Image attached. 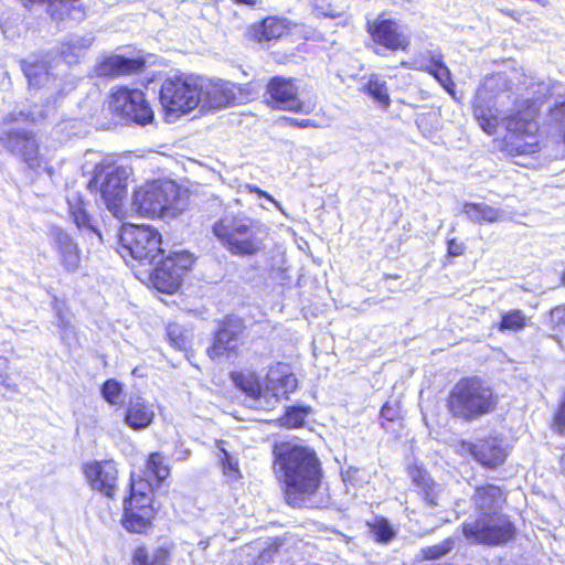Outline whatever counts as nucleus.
<instances>
[{
  "label": "nucleus",
  "instance_id": "obj_1",
  "mask_svg": "<svg viewBox=\"0 0 565 565\" xmlns=\"http://www.w3.org/2000/svg\"><path fill=\"white\" fill-rule=\"evenodd\" d=\"M273 454L274 470L284 484L287 504L292 508L309 507L322 477L315 450L298 444L280 443L274 446Z\"/></svg>",
  "mask_w": 565,
  "mask_h": 565
},
{
  "label": "nucleus",
  "instance_id": "obj_2",
  "mask_svg": "<svg viewBox=\"0 0 565 565\" xmlns=\"http://www.w3.org/2000/svg\"><path fill=\"white\" fill-rule=\"evenodd\" d=\"M214 236L234 256H254L265 249L268 227L244 215L226 214L212 226Z\"/></svg>",
  "mask_w": 565,
  "mask_h": 565
},
{
  "label": "nucleus",
  "instance_id": "obj_3",
  "mask_svg": "<svg viewBox=\"0 0 565 565\" xmlns=\"http://www.w3.org/2000/svg\"><path fill=\"white\" fill-rule=\"evenodd\" d=\"M498 405V395L479 376L459 380L447 397V408L452 417L473 422L492 413Z\"/></svg>",
  "mask_w": 565,
  "mask_h": 565
},
{
  "label": "nucleus",
  "instance_id": "obj_4",
  "mask_svg": "<svg viewBox=\"0 0 565 565\" xmlns=\"http://www.w3.org/2000/svg\"><path fill=\"white\" fill-rule=\"evenodd\" d=\"M536 115L535 103L525 99L519 102L514 111L500 120L505 128L502 149L509 156L533 154L540 150Z\"/></svg>",
  "mask_w": 565,
  "mask_h": 565
},
{
  "label": "nucleus",
  "instance_id": "obj_5",
  "mask_svg": "<svg viewBox=\"0 0 565 565\" xmlns=\"http://www.w3.org/2000/svg\"><path fill=\"white\" fill-rule=\"evenodd\" d=\"M184 206L180 186L172 180L147 182L132 195V209L145 217L174 218Z\"/></svg>",
  "mask_w": 565,
  "mask_h": 565
},
{
  "label": "nucleus",
  "instance_id": "obj_6",
  "mask_svg": "<svg viewBox=\"0 0 565 565\" xmlns=\"http://www.w3.org/2000/svg\"><path fill=\"white\" fill-rule=\"evenodd\" d=\"M130 171L113 162L96 163L87 188L98 192L107 210L117 218L122 217V201L127 195V180Z\"/></svg>",
  "mask_w": 565,
  "mask_h": 565
},
{
  "label": "nucleus",
  "instance_id": "obj_7",
  "mask_svg": "<svg viewBox=\"0 0 565 565\" xmlns=\"http://www.w3.org/2000/svg\"><path fill=\"white\" fill-rule=\"evenodd\" d=\"M161 234L150 225L124 224L119 232V248L124 258L131 257L142 265H156L164 249Z\"/></svg>",
  "mask_w": 565,
  "mask_h": 565
},
{
  "label": "nucleus",
  "instance_id": "obj_8",
  "mask_svg": "<svg viewBox=\"0 0 565 565\" xmlns=\"http://www.w3.org/2000/svg\"><path fill=\"white\" fill-rule=\"evenodd\" d=\"M203 79L192 75L168 77L161 85L159 100L168 115L185 114L199 107Z\"/></svg>",
  "mask_w": 565,
  "mask_h": 565
},
{
  "label": "nucleus",
  "instance_id": "obj_9",
  "mask_svg": "<svg viewBox=\"0 0 565 565\" xmlns=\"http://www.w3.org/2000/svg\"><path fill=\"white\" fill-rule=\"evenodd\" d=\"M505 74H493L478 87L472 103L473 116L480 128L488 135H495L500 125L499 98L508 90Z\"/></svg>",
  "mask_w": 565,
  "mask_h": 565
},
{
  "label": "nucleus",
  "instance_id": "obj_10",
  "mask_svg": "<svg viewBox=\"0 0 565 565\" xmlns=\"http://www.w3.org/2000/svg\"><path fill=\"white\" fill-rule=\"evenodd\" d=\"M153 515L151 483L131 476L130 495L124 501L122 525L129 532L141 533L150 525Z\"/></svg>",
  "mask_w": 565,
  "mask_h": 565
},
{
  "label": "nucleus",
  "instance_id": "obj_11",
  "mask_svg": "<svg viewBox=\"0 0 565 565\" xmlns=\"http://www.w3.org/2000/svg\"><path fill=\"white\" fill-rule=\"evenodd\" d=\"M462 530L468 540L486 545L504 544L515 535L514 524L500 511L479 515L473 522L465 523Z\"/></svg>",
  "mask_w": 565,
  "mask_h": 565
},
{
  "label": "nucleus",
  "instance_id": "obj_12",
  "mask_svg": "<svg viewBox=\"0 0 565 565\" xmlns=\"http://www.w3.org/2000/svg\"><path fill=\"white\" fill-rule=\"evenodd\" d=\"M110 108L124 119L145 126L153 120V110L142 90L117 87L110 96Z\"/></svg>",
  "mask_w": 565,
  "mask_h": 565
},
{
  "label": "nucleus",
  "instance_id": "obj_13",
  "mask_svg": "<svg viewBox=\"0 0 565 565\" xmlns=\"http://www.w3.org/2000/svg\"><path fill=\"white\" fill-rule=\"evenodd\" d=\"M193 262V256L185 250L173 252L167 257L161 254L153 270L157 288L169 294L175 291Z\"/></svg>",
  "mask_w": 565,
  "mask_h": 565
},
{
  "label": "nucleus",
  "instance_id": "obj_14",
  "mask_svg": "<svg viewBox=\"0 0 565 565\" xmlns=\"http://www.w3.org/2000/svg\"><path fill=\"white\" fill-rule=\"evenodd\" d=\"M266 94L268 104L276 109L310 114L315 108L312 104L299 99L296 79L291 77H271L266 85Z\"/></svg>",
  "mask_w": 565,
  "mask_h": 565
},
{
  "label": "nucleus",
  "instance_id": "obj_15",
  "mask_svg": "<svg viewBox=\"0 0 565 565\" xmlns=\"http://www.w3.org/2000/svg\"><path fill=\"white\" fill-rule=\"evenodd\" d=\"M366 31L377 47L375 54L385 56L382 49L388 51H407L411 39L404 32L402 25L393 19L379 17L374 21H367Z\"/></svg>",
  "mask_w": 565,
  "mask_h": 565
},
{
  "label": "nucleus",
  "instance_id": "obj_16",
  "mask_svg": "<svg viewBox=\"0 0 565 565\" xmlns=\"http://www.w3.org/2000/svg\"><path fill=\"white\" fill-rule=\"evenodd\" d=\"M1 146L11 154L21 158L30 169L40 168L42 158L34 135L24 129H8L0 132Z\"/></svg>",
  "mask_w": 565,
  "mask_h": 565
},
{
  "label": "nucleus",
  "instance_id": "obj_17",
  "mask_svg": "<svg viewBox=\"0 0 565 565\" xmlns=\"http://www.w3.org/2000/svg\"><path fill=\"white\" fill-rule=\"evenodd\" d=\"M246 99L247 94L239 85L222 81L206 84L203 81V94L199 106L201 110L221 109L243 104Z\"/></svg>",
  "mask_w": 565,
  "mask_h": 565
},
{
  "label": "nucleus",
  "instance_id": "obj_18",
  "mask_svg": "<svg viewBox=\"0 0 565 565\" xmlns=\"http://www.w3.org/2000/svg\"><path fill=\"white\" fill-rule=\"evenodd\" d=\"M84 473L90 488L107 498H115L118 490V469L114 460L86 463Z\"/></svg>",
  "mask_w": 565,
  "mask_h": 565
},
{
  "label": "nucleus",
  "instance_id": "obj_19",
  "mask_svg": "<svg viewBox=\"0 0 565 565\" xmlns=\"http://www.w3.org/2000/svg\"><path fill=\"white\" fill-rule=\"evenodd\" d=\"M245 330V324L241 318L230 316L221 323L215 333L213 344L207 349L211 359H217L225 353H232L241 344V335Z\"/></svg>",
  "mask_w": 565,
  "mask_h": 565
},
{
  "label": "nucleus",
  "instance_id": "obj_20",
  "mask_svg": "<svg viewBox=\"0 0 565 565\" xmlns=\"http://www.w3.org/2000/svg\"><path fill=\"white\" fill-rule=\"evenodd\" d=\"M146 66L142 56L126 57L124 55H109L95 65V74L100 77H117L139 73Z\"/></svg>",
  "mask_w": 565,
  "mask_h": 565
},
{
  "label": "nucleus",
  "instance_id": "obj_21",
  "mask_svg": "<svg viewBox=\"0 0 565 565\" xmlns=\"http://www.w3.org/2000/svg\"><path fill=\"white\" fill-rule=\"evenodd\" d=\"M19 2L29 11L35 6L45 7L46 13L54 21H63L67 18L81 20L85 15L81 0H19Z\"/></svg>",
  "mask_w": 565,
  "mask_h": 565
},
{
  "label": "nucleus",
  "instance_id": "obj_22",
  "mask_svg": "<svg viewBox=\"0 0 565 565\" xmlns=\"http://www.w3.org/2000/svg\"><path fill=\"white\" fill-rule=\"evenodd\" d=\"M51 237L52 247L57 253L62 267L70 273L76 271L81 264V250L77 243L60 227L52 230Z\"/></svg>",
  "mask_w": 565,
  "mask_h": 565
},
{
  "label": "nucleus",
  "instance_id": "obj_23",
  "mask_svg": "<svg viewBox=\"0 0 565 565\" xmlns=\"http://www.w3.org/2000/svg\"><path fill=\"white\" fill-rule=\"evenodd\" d=\"M154 419V408L141 396H130L125 409L124 423L132 430L148 428Z\"/></svg>",
  "mask_w": 565,
  "mask_h": 565
},
{
  "label": "nucleus",
  "instance_id": "obj_24",
  "mask_svg": "<svg viewBox=\"0 0 565 565\" xmlns=\"http://www.w3.org/2000/svg\"><path fill=\"white\" fill-rule=\"evenodd\" d=\"M66 203L68 206V213L77 228L82 232L95 235L98 241H102V234L96 227L92 216L86 210V203L79 191L67 190Z\"/></svg>",
  "mask_w": 565,
  "mask_h": 565
},
{
  "label": "nucleus",
  "instance_id": "obj_25",
  "mask_svg": "<svg viewBox=\"0 0 565 565\" xmlns=\"http://www.w3.org/2000/svg\"><path fill=\"white\" fill-rule=\"evenodd\" d=\"M469 450L478 462L490 469L502 465L507 457L505 449L497 438H487L477 444H470Z\"/></svg>",
  "mask_w": 565,
  "mask_h": 565
},
{
  "label": "nucleus",
  "instance_id": "obj_26",
  "mask_svg": "<svg viewBox=\"0 0 565 565\" xmlns=\"http://www.w3.org/2000/svg\"><path fill=\"white\" fill-rule=\"evenodd\" d=\"M296 387L297 379L287 366H278L269 371L266 390L270 392L276 399L287 398Z\"/></svg>",
  "mask_w": 565,
  "mask_h": 565
},
{
  "label": "nucleus",
  "instance_id": "obj_27",
  "mask_svg": "<svg viewBox=\"0 0 565 565\" xmlns=\"http://www.w3.org/2000/svg\"><path fill=\"white\" fill-rule=\"evenodd\" d=\"M409 477L413 483L417 487L419 495L429 507H436L439 504V497L441 492V486L435 482L427 471L420 467H411Z\"/></svg>",
  "mask_w": 565,
  "mask_h": 565
},
{
  "label": "nucleus",
  "instance_id": "obj_28",
  "mask_svg": "<svg viewBox=\"0 0 565 565\" xmlns=\"http://www.w3.org/2000/svg\"><path fill=\"white\" fill-rule=\"evenodd\" d=\"M480 515L499 512L504 497L502 490L493 484L478 487L472 498Z\"/></svg>",
  "mask_w": 565,
  "mask_h": 565
},
{
  "label": "nucleus",
  "instance_id": "obj_29",
  "mask_svg": "<svg viewBox=\"0 0 565 565\" xmlns=\"http://www.w3.org/2000/svg\"><path fill=\"white\" fill-rule=\"evenodd\" d=\"M287 32L286 20L277 17H267L260 23L249 28V36L263 43L281 38Z\"/></svg>",
  "mask_w": 565,
  "mask_h": 565
},
{
  "label": "nucleus",
  "instance_id": "obj_30",
  "mask_svg": "<svg viewBox=\"0 0 565 565\" xmlns=\"http://www.w3.org/2000/svg\"><path fill=\"white\" fill-rule=\"evenodd\" d=\"M461 212L473 223H495L505 220V213L486 203L465 202Z\"/></svg>",
  "mask_w": 565,
  "mask_h": 565
},
{
  "label": "nucleus",
  "instance_id": "obj_31",
  "mask_svg": "<svg viewBox=\"0 0 565 565\" xmlns=\"http://www.w3.org/2000/svg\"><path fill=\"white\" fill-rule=\"evenodd\" d=\"M424 58L426 63L423 64L422 70L433 75L448 93L452 94L455 85L449 68L441 60V54L429 51Z\"/></svg>",
  "mask_w": 565,
  "mask_h": 565
},
{
  "label": "nucleus",
  "instance_id": "obj_32",
  "mask_svg": "<svg viewBox=\"0 0 565 565\" xmlns=\"http://www.w3.org/2000/svg\"><path fill=\"white\" fill-rule=\"evenodd\" d=\"M21 70L31 87H44L51 81L47 63L36 58L21 61Z\"/></svg>",
  "mask_w": 565,
  "mask_h": 565
},
{
  "label": "nucleus",
  "instance_id": "obj_33",
  "mask_svg": "<svg viewBox=\"0 0 565 565\" xmlns=\"http://www.w3.org/2000/svg\"><path fill=\"white\" fill-rule=\"evenodd\" d=\"M92 34L77 35L72 34L61 45V55L68 63H74L93 44Z\"/></svg>",
  "mask_w": 565,
  "mask_h": 565
},
{
  "label": "nucleus",
  "instance_id": "obj_34",
  "mask_svg": "<svg viewBox=\"0 0 565 565\" xmlns=\"http://www.w3.org/2000/svg\"><path fill=\"white\" fill-rule=\"evenodd\" d=\"M224 440H218L216 443V448L218 450L217 457L224 476L230 481H236L242 477L238 468V461L224 448Z\"/></svg>",
  "mask_w": 565,
  "mask_h": 565
},
{
  "label": "nucleus",
  "instance_id": "obj_35",
  "mask_svg": "<svg viewBox=\"0 0 565 565\" xmlns=\"http://www.w3.org/2000/svg\"><path fill=\"white\" fill-rule=\"evenodd\" d=\"M168 551L156 548L151 554L145 547H138L132 557L134 565H166Z\"/></svg>",
  "mask_w": 565,
  "mask_h": 565
},
{
  "label": "nucleus",
  "instance_id": "obj_36",
  "mask_svg": "<svg viewBox=\"0 0 565 565\" xmlns=\"http://www.w3.org/2000/svg\"><path fill=\"white\" fill-rule=\"evenodd\" d=\"M367 525L379 543H390L396 535L390 521L383 516H375Z\"/></svg>",
  "mask_w": 565,
  "mask_h": 565
},
{
  "label": "nucleus",
  "instance_id": "obj_37",
  "mask_svg": "<svg viewBox=\"0 0 565 565\" xmlns=\"http://www.w3.org/2000/svg\"><path fill=\"white\" fill-rule=\"evenodd\" d=\"M526 326V318L521 310H511L502 315L500 331L518 332Z\"/></svg>",
  "mask_w": 565,
  "mask_h": 565
},
{
  "label": "nucleus",
  "instance_id": "obj_38",
  "mask_svg": "<svg viewBox=\"0 0 565 565\" xmlns=\"http://www.w3.org/2000/svg\"><path fill=\"white\" fill-rule=\"evenodd\" d=\"M310 412L309 407L294 406L289 407L280 418L281 425L287 428H298L305 424V419Z\"/></svg>",
  "mask_w": 565,
  "mask_h": 565
},
{
  "label": "nucleus",
  "instance_id": "obj_39",
  "mask_svg": "<svg viewBox=\"0 0 565 565\" xmlns=\"http://www.w3.org/2000/svg\"><path fill=\"white\" fill-rule=\"evenodd\" d=\"M367 93L383 107H388L390 96L385 82L377 78H371L366 84Z\"/></svg>",
  "mask_w": 565,
  "mask_h": 565
},
{
  "label": "nucleus",
  "instance_id": "obj_40",
  "mask_svg": "<svg viewBox=\"0 0 565 565\" xmlns=\"http://www.w3.org/2000/svg\"><path fill=\"white\" fill-rule=\"evenodd\" d=\"M167 337L171 345L178 350H185L189 344L186 331L178 323H169L167 327Z\"/></svg>",
  "mask_w": 565,
  "mask_h": 565
},
{
  "label": "nucleus",
  "instance_id": "obj_41",
  "mask_svg": "<svg viewBox=\"0 0 565 565\" xmlns=\"http://www.w3.org/2000/svg\"><path fill=\"white\" fill-rule=\"evenodd\" d=\"M147 466L149 471L159 482L166 480L170 475V468L164 465L163 456L160 452L151 454Z\"/></svg>",
  "mask_w": 565,
  "mask_h": 565
},
{
  "label": "nucleus",
  "instance_id": "obj_42",
  "mask_svg": "<svg viewBox=\"0 0 565 565\" xmlns=\"http://www.w3.org/2000/svg\"><path fill=\"white\" fill-rule=\"evenodd\" d=\"M102 395L110 405H120L122 402V385L116 380H107L102 386Z\"/></svg>",
  "mask_w": 565,
  "mask_h": 565
},
{
  "label": "nucleus",
  "instance_id": "obj_43",
  "mask_svg": "<svg viewBox=\"0 0 565 565\" xmlns=\"http://www.w3.org/2000/svg\"><path fill=\"white\" fill-rule=\"evenodd\" d=\"M455 542V539L448 537L438 544L422 548V554L427 559L440 558L454 548Z\"/></svg>",
  "mask_w": 565,
  "mask_h": 565
},
{
  "label": "nucleus",
  "instance_id": "obj_44",
  "mask_svg": "<svg viewBox=\"0 0 565 565\" xmlns=\"http://www.w3.org/2000/svg\"><path fill=\"white\" fill-rule=\"evenodd\" d=\"M312 12L317 17L335 19L342 15L328 0H310Z\"/></svg>",
  "mask_w": 565,
  "mask_h": 565
},
{
  "label": "nucleus",
  "instance_id": "obj_45",
  "mask_svg": "<svg viewBox=\"0 0 565 565\" xmlns=\"http://www.w3.org/2000/svg\"><path fill=\"white\" fill-rule=\"evenodd\" d=\"M235 382L242 391H244L249 397L258 398L262 394V387L257 381L244 375L235 376Z\"/></svg>",
  "mask_w": 565,
  "mask_h": 565
},
{
  "label": "nucleus",
  "instance_id": "obj_46",
  "mask_svg": "<svg viewBox=\"0 0 565 565\" xmlns=\"http://www.w3.org/2000/svg\"><path fill=\"white\" fill-rule=\"evenodd\" d=\"M9 360L7 358H0V385L12 393L19 392V386L11 381L10 374L8 373Z\"/></svg>",
  "mask_w": 565,
  "mask_h": 565
},
{
  "label": "nucleus",
  "instance_id": "obj_47",
  "mask_svg": "<svg viewBox=\"0 0 565 565\" xmlns=\"http://www.w3.org/2000/svg\"><path fill=\"white\" fill-rule=\"evenodd\" d=\"M552 426L553 429L559 435H563L565 433V390L559 402V405L557 407V411L554 415Z\"/></svg>",
  "mask_w": 565,
  "mask_h": 565
},
{
  "label": "nucleus",
  "instance_id": "obj_48",
  "mask_svg": "<svg viewBox=\"0 0 565 565\" xmlns=\"http://www.w3.org/2000/svg\"><path fill=\"white\" fill-rule=\"evenodd\" d=\"M551 119L558 126L559 130L562 131L565 143V102L556 105L551 110Z\"/></svg>",
  "mask_w": 565,
  "mask_h": 565
},
{
  "label": "nucleus",
  "instance_id": "obj_49",
  "mask_svg": "<svg viewBox=\"0 0 565 565\" xmlns=\"http://www.w3.org/2000/svg\"><path fill=\"white\" fill-rule=\"evenodd\" d=\"M551 323L565 333V305L555 307L550 312Z\"/></svg>",
  "mask_w": 565,
  "mask_h": 565
},
{
  "label": "nucleus",
  "instance_id": "obj_50",
  "mask_svg": "<svg viewBox=\"0 0 565 565\" xmlns=\"http://www.w3.org/2000/svg\"><path fill=\"white\" fill-rule=\"evenodd\" d=\"M57 322L56 326L60 328V333L62 340L67 339L70 335L74 334V327L70 322L68 318L61 312V310L56 313Z\"/></svg>",
  "mask_w": 565,
  "mask_h": 565
},
{
  "label": "nucleus",
  "instance_id": "obj_51",
  "mask_svg": "<svg viewBox=\"0 0 565 565\" xmlns=\"http://www.w3.org/2000/svg\"><path fill=\"white\" fill-rule=\"evenodd\" d=\"M282 120H285L289 126L298 127V128H309V127H318L316 121L311 119H298L294 117H282Z\"/></svg>",
  "mask_w": 565,
  "mask_h": 565
},
{
  "label": "nucleus",
  "instance_id": "obj_52",
  "mask_svg": "<svg viewBox=\"0 0 565 565\" xmlns=\"http://www.w3.org/2000/svg\"><path fill=\"white\" fill-rule=\"evenodd\" d=\"M381 415L386 420H394L398 416V409L392 406L390 403H385L381 408Z\"/></svg>",
  "mask_w": 565,
  "mask_h": 565
},
{
  "label": "nucleus",
  "instance_id": "obj_53",
  "mask_svg": "<svg viewBox=\"0 0 565 565\" xmlns=\"http://www.w3.org/2000/svg\"><path fill=\"white\" fill-rule=\"evenodd\" d=\"M465 252L462 243L457 242L455 238L448 241V254L452 257L460 256Z\"/></svg>",
  "mask_w": 565,
  "mask_h": 565
},
{
  "label": "nucleus",
  "instance_id": "obj_54",
  "mask_svg": "<svg viewBox=\"0 0 565 565\" xmlns=\"http://www.w3.org/2000/svg\"><path fill=\"white\" fill-rule=\"evenodd\" d=\"M45 117H46V115L43 111H40V113L30 111L26 115V118L29 120H31L32 122L39 121L40 119H44Z\"/></svg>",
  "mask_w": 565,
  "mask_h": 565
},
{
  "label": "nucleus",
  "instance_id": "obj_55",
  "mask_svg": "<svg viewBox=\"0 0 565 565\" xmlns=\"http://www.w3.org/2000/svg\"><path fill=\"white\" fill-rule=\"evenodd\" d=\"M190 456V450L189 449H183V450H180L177 452V459L178 460H185L188 459Z\"/></svg>",
  "mask_w": 565,
  "mask_h": 565
},
{
  "label": "nucleus",
  "instance_id": "obj_56",
  "mask_svg": "<svg viewBox=\"0 0 565 565\" xmlns=\"http://www.w3.org/2000/svg\"><path fill=\"white\" fill-rule=\"evenodd\" d=\"M234 2L237 4H246L248 7H254L259 2V0H234Z\"/></svg>",
  "mask_w": 565,
  "mask_h": 565
},
{
  "label": "nucleus",
  "instance_id": "obj_57",
  "mask_svg": "<svg viewBox=\"0 0 565 565\" xmlns=\"http://www.w3.org/2000/svg\"><path fill=\"white\" fill-rule=\"evenodd\" d=\"M253 191L257 192L259 195L262 196H265L266 199H268L269 201H271L273 203H275L277 206H279V203L276 202L273 196H270L269 194L263 192L262 190L257 189V188H254Z\"/></svg>",
  "mask_w": 565,
  "mask_h": 565
},
{
  "label": "nucleus",
  "instance_id": "obj_58",
  "mask_svg": "<svg viewBox=\"0 0 565 565\" xmlns=\"http://www.w3.org/2000/svg\"><path fill=\"white\" fill-rule=\"evenodd\" d=\"M562 282H563V285L565 286V271H564V273H563V275H562Z\"/></svg>",
  "mask_w": 565,
  "mask_h": 565
}]
</instances>
